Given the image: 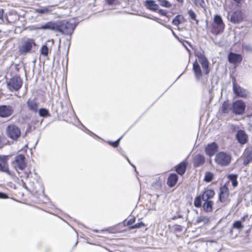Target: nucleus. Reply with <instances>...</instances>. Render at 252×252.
I'll return each mask as SVG.
<instances>
[{"label":"nucleus","instance_id":"nucleus-53","mask_svg":"<svg viewBox=\"0 0 252 252\" xmlns=\"http://www.w3.org/2000/svg\"><path fill=\"white\" fill-rule=\"evenodd\" d=\"M176 230L179 231H181L182 229L180 228V226H179L178 227L176 228Z\"/></svg>","mask_w":252,"mask_h":252},{"label":"nucleus","instance_id":"nucleus-39","mask_svg":"<svg viewBox=\"0 0 252 252\" xmlns=\"http://www.w3.org/2000/svg\"><path fill=\"white\" fill-rule=\"evenodd\" d=\"M49 49L46 45H44L41 47L40 53L42 55L47 57L48 55Z\"/></svg>","mask_w":252,"mask_h":252},{"label":"nucleus","instance_id":"nucleus-9","mask_svg":"<svg viewBox=\"0 0 252 252\" xmlns=\"http://www.w3.org/2000/svg\"><path fill=\"white\" fill-rule=\"evenodd\" d=\"M12 165L17 171L19 170H23L26 166L25 156L22 154L16 156L12 162Z\"/></svg>","mask_w":252,"mask_h":252},{"label":"nucleus","instance_id":"nucleus-26","mask_svg":"<svg viewBox=\"0 0 252 252\" xmlns=\"http://www.w3.org/2000/svg\"><path fill=\"white\" fill-rule=\"evenodd\" d=\"M178 180V176L176 173H171L169 175L167 181V184L169 187H173Z\"/></svg>","mask_w":252,"mask_h":252},{"label":"nucleus","instance_id":"nucleus-36","mask_svg":"<svg viewBox=\"0 0 252 252\" xmlns=\"http://www.w3.org/2000/svg\"><path fill=\"white\" fill-rule=\"evenodd\" d=\"M243 50L247 52L252 53V45L250 44L244 43L242 45Z\"/></svg>","mask_w":252,"mask_h":252},{"label":"nucleus","instance_id":"nucleus-42","mask_svg":"<svg viewBox=\"0 0 252 252\" xmlns=\"http://www.w3.org/2000/svg\"><path fill=\"white\" fill-rule=\"evenodd\" d=\"M192 1L194 5L196 6H200L202 8L204 7V5L205 3L204 0H192Z\"/></svg>","mask_w":252,"mask_h":252},{"label":"nucleus","instance_id":"nucleus-1","mask_svg":"<svg viewBox=\"0 0 252 252\" xmlns=\"http://www.w3.org/2000/svg\"><path fill=\"white\" fill-rule=\"evenodd\" d=\"M195 56L198 58L199 62L196 59L195 60L193 63L192 70L194 72L195 79L197 80H199L202 76V72L199 63L201 64L203 71L205 75H208L210 72L209 63L207 58L205 56L204 51L202 50L195 51Z\"/></svg>","mask_w":252,"mask_h":252},{"label":"nucleus","instance_id":"nucleus-35","mask_svg":"<svg viewBox=\"0 0 252 252\" xmlns=\"http://www.w3.org/2000/svg\"><path fill=\"white\" fill-rule=\"evenodd\" d=\"M188 13L189 16V18L192 20L195 21L196 22V24H198L199 21L197 19H196V15L195 13V12L192 9H189L188 10Z\"/></svg>","mask_w":252,"mask_h":252},{"label":"nucleus","instance_id":"nucleus-10","mask_svg":"<svg viewBox=\"0 0 252 252\" xmlns=\"http://www.w3.org/2000/svg\"><path fill=\"white\" fill-rule=\"evenodd\" d=\"M6 130L7 136L12 139L16 140L21 135L20 129L15 125L8 126Z\"/></svg>","mask_w":252,"mask_h":252},{"label":"nucleus","instance_id":"nucleus-52","mask_svg":"<svg viewBox=\"0 0 252 252\" xmlns=\"http://www.w3.org/2000/svg\"><path fill=\"white\" fill-rule=\"evenodd\" d=\"M178 2L182 4L184 2V0H176Z\"/></svg>","mask_w":252,"mask_h":252},{"label":"nucleus","instance_id":"nucleus-30","mask_svg":"<svg viewBox=\"0 0 252 252\" xmlns=\"http://www.w3.org/2000/svg\"><path fill=\"white\" fill-rule=\"evenodd\" d=\"M184 20L183 16L180 15H176L172 21V24L176 26H178L182 23V20Z\"/></svg>","mask_w":252,"mask_h":252},{"label":"nucleus","instance_id":"nucleus-16","mask_svg":"<svg viewBox=\"0 0 252 252\" xmlns=\"http://www.w3.org/2000/svg\"><path fill=\"white\" fill-rule=\"evenodd\" d=\"M37 30H49L57 32V21H49L46 22L39 27L35 28Z\"/></svg>","mask_w":252,"mask_h":252},{"label":"nucleus","instance_id":"nucleus-43","mask_svg":"<svg viewBox=\"0 0 252 252\" xmlns=\"http://www.w3.org/2000/svg\"><path fill=\"white\" fill-rule=\"evenodd\" d=\"M31 174V171H26L24 173L23 175H20L21 177H23L26 179H28L30 177V175ZM20 176V175H19Z\"/></svg>","mask_w":252,"mask_h":252},{"label":"nucleus","instance_id":"nucleus-12","mask_svg":"<svg viewBox=\"0 0 252 252\" xmlns=\"http://www.w3.org/2000/svg\"><path fill=\"white\" fill-rule=\"evenodd\" d=\"M229 197V189L226 185L221 186L220 189L219 199L222 203H227Z\"/></svg>","mask_w":252,"mask_h":252},{"label":"nucleus","instance_id":"nucleus-51","mask_svg":"<svg viewBox=\"0 0 252 252\" xmlns=\"http://www.w3.org/2000/svg\"><path fill=\"white\" fill-rule=\"evenodd\" d=\"M248 217V216H244L243 217L241 218V220L245 221V219Z\"/></svg>","mask_w":252,"mask_h":252},{"label":"nucleus","instance_id":"nucleus-24","mask_svg":"<svg viewBox=\"0 0 252 252\" xmlns=\"http://www.w3.org/2000/svg\"><path fill=\"white\" fill-rule=\"evenodd\" d=\"M26 104L30 111L34 113L37 112L38 103L34 99H29Z\"/></svg>","mask_w":252,"mask_h":252},{"label":"nucleus","instance_id":"nucleus-50","mask_svg":"<svg viewBox=\"0 0 252 252\" xmlns=\"http://www.w3.org/2000/svg\"><path fill=\"white\" fill-rule=\"evenodd\" d=\"M171 31L172 32V34L176 38H177V36L176 35V34H175V33L173 31L172 29H171Z\"/></svg>","mask_w":252,"mask_h":252},{"label":"nucleus","instance_id":"nucleus-13","mask_svg":"<svg viewBox=\"0 0 252 252\" xmlns=\"http://www.w3.org/2000/svg\"><path fill=\"white\" fill-rule=\"evenodd\" d=\"M14 112V108L10 105H0V117L7 118L11 116Z\"/></svg>","mask_w":252,"mask_h":252},{"label":"nucleus","instance_id":"nucleus-11","mask_svg":"<svg viewBox=\"0 0 252 252\" xmlns=\"http://www.w3.org/2000/svg\"><path fill=\"white\" fill-rule=\"evenodd\" d=\"M235 139L241 145H244L248 143L249 140L248 135L246 132L243 129L237 130L235 135Z\"/></svg>","mask_w":252,"mask_h":252},{"label":"nucleus","instance_id":"nucleus-21","mask_svg":"<svg viewBox=\"0 0 252 252\" xmlns=\"http://www.w3.org/2000/svg\"><path fill=\"white\" fill-rule=\"evenodd\" d=\"M53 6H40L34 9V12L41 15H48L53 11Z\"/></svg>","mask_w":252,"mask_h":252},{"label":"nucleus","instance_id":"nucleus-29","mask_svg":"<svg viewBox=\"0 0 252 252\" xmlns=\"http://www.w3.org/2000/svg\"><path fill=\"white\" fill-rule=\"evenodd\" d=\"M244 228V225L242 224L241 220L235 221L232 224V229L230 230V233L232 234V229H237L241 230Z\"/></svg>","mask_w":252,"mask_h":252},{"label":"nucleus","instance_id":"nucleus-23","mask_svg":"<svg viewBox=\"0 0 252 252\" xmlns=\"http://www.w3.org/2000/svg\"><path fill=\"white\" fill-rule=\"evenodd\" d=\"M188 164V163L187 161H182L176 166V171L180 175H184L186 172Z\"/></svg>","mask_w":252,"mask_h":252},{"label":"nucleus","instance_id":"nucleus-47","mask_svg":"<svg viewBox=\"0 0 252 252\" xmlns=\"http://www.w3.org/2000/svg\"><path fill=\"white\" fill-rule=\"evenodd\" d=\"M158 12L159 13H160L161 15H163V16H166V15H167V11L166 10H164V9H159L158 10Z\"/></svg>","mask_w":252,"mask_h":252},{"label":"nucleus","instance_id":"nucleus-15","mask_svg":"<svg viewBox=\"0 0 252 252\" xmlns=\"http://www.w3.org/2000/svg\"><path fill=\"white\" fill-rule=\"evenodd\" d=\"M242 60V56L240 54L231 52L228 55V60L229 62L235 65H238L240 63Z\"/></svg>","mask_w":252,"mask_h":252},{"label":"nucleus","instance_id":"nucleus-20","mask_svg":"<svg viewBox=\"0 0 252 252\" xmlns=\"http://www.w3.org/2000/svg\"><path fill=\"white\" fill-rule=\"evenodd\" d=\"M7 156H0V171L10 175L7 162Z\"/></svg>","mask_w":252,"mask_h":252},{"label":"nucleus","instance_id":"nucleus-5","mask_svg":"<svg viewBox=\"0 0 252 252\" xmlns=\"http://www.w3.org/2000/svg\"><path fill=\"white\" fill-rule=\"evenodd\" d=\"M246 105L241 99H238L232 102V113L236 116L242 115L245 112Z\"/></svg>","mask_w":252,"mask_h":252},{"label":"nucleus","instance_id":"nucleus-8","mask_svg":"<svg viewBox=\"0 0 252 252\" xmlns=\"http://www.w3.org/2000/svg\"><path fill=\"white\" fill-rule=\"evenodd\" d=\"M233 83V91L235 95L244 98H247L249 95V92L248 90L241 87L236 83L235 79L232 81Z\"/></svg>","mask_w":252,"mask_h":252},{"label":"nucleus","instance_id":"nucleus-49","mask_svg":"<svg viewBox=\"0 0 252 252\" xmlns=\"http://www.w3.org/2000/svg\"><path fill=\"white\" fill-rule=\"evenodd\" d=\"M182 217H183V216L181 215H176V216H174L172 218V219L173 220H176V219H178V218H182Z\"/></svg>","mask_w":252,"mask_h":252},{"label":"nucleus","instance_id":"nucleus-46","mask_svg":"<svg viewBox=\"0 0 252 252\" xmlns=\"http://www.w3.org/2000/svg\"><path fill=\"white\" fill-rule=\"evenodd\" d=\"M3 10L0 9V24L2 23L3 22Z\"/></svg>","mask_w":252,"mask_h":252},{"label":"nucleus","instance_id":"nucleus-48","mask_svg":"<svg viewBox=\"0 0 252 252\" xmlns=\"http://www.w3.org/2000/svg\"><path fill=\"white\" fill-rule=\"evenodd\" d=\"M8 198V195L3 192H0V198L1 199H5Z\"/></svg>","mask_w":252,"mask_h":252},{"label":"nucleus","instance_id":"nucleus-54","mask_svg":"<svg viewBox=\"0 0 252 252\" xmlns=\"http://www.w3.org/2000/svg\"><path fill=\"white\" fill-rule=\"evenodd\" d=\"M93 231L95 232H98V230H97V229H94Z\"/></svg>","mask_w":252,"mask_h":252},{"label":"nucleus","instance_id":"nucleus-17","mask_svg":"<svg viewBox=\"0 0 252 252\" xmlns=\"http://www.w3.org/2000/svg\"><path fill=\"white\" fill-rule=\"evenodd\" d=\"M230 21L232 23L237 24L243 20L242 13L240 10H237L229 15Z\"/></svg>","mask_w":252,"mask_h":252},{"label":"nucleus","instance_id":"nucleus-27","mask_svg":"<svg viewBox=\"0 0 252 252\" xmlns=\"http://www.w3.org/2000/svg\"><path fill=\"white\" fill-rule=\"evenodd\" d=\"M215 195V192L213 189H205L203 194H202V198L203 201L209 200L214 197Z\"/></svg>","mask_w":252,"mask_h":252},{"label":"nucleus","instance_id":"nucleus-56","mask_svg":"<svg viewBox=\"0 0 252 252\" xmlns=\"http://www.w3.org/2000/svg\"><path fill=\"white\" fill-rule=\"evenodd\" d=\"M106 250H107L110 252H112L111 251H110V250H108V249H106Z\"/></svg>","mask_w":252,"mask_h":252},{"label":"nucleus","instance_id":"nucleus-28","mask_svg":"<svg viewBox=\"0 0 252 252\" xmlns=\"http://www.w3.org/2000/svg\"><path fill=\"white\" fill-rule=\"evenodd\" d=\"M202 205L203 209L205 212H211L213 210V202L211 200L204 201Z\"/></svg>","mask_w":252,"mask_h":252},{"label":"nucleus","instance_id":"nucleus-37","mask_svg":"<svg viewBox=\"0 0 252 252\" xmlns=\"http://www.w3.org/2000/svg\"><path fill=\"white\" fill-rule=\"evenodd\" d=\"M159 4L163 7L170 8L172 6L171 3L167 0H158Z\"/></svg>","mask_w":252,"mask_h":252},{"label":"nucleus","instance_id":"nucleus-25","mask_svg":"<svg viewBox=\"0 0 252 252\" xmlns=\"http://www.w3.org/2000/svg\"><path fill=\"white\" fill-rule=\"evenodd\" d=\"M145 6L149 10L156 11L158 9V5L153 0H146L144 2Z\"/></svg>","mask_w":252,"mask_h":252},{"label":"nucleus","instance_id":"nucleus-57","mask_svg":"<svg viewBox=\"0 0 252 252\" xmlns=\"http://www.w3.org/2000/svg\"><path fill=\"white\" fill-rule=\"evenodd\" d=\"M131 165H132V166L134 168H135V166L134 165H133V164H131Z\"/></svg>","mask_w":252,"mask_h":252},{"label":"nucleus","instance_id":"nucleus-4","mask_svg":"<svg viewBox=\"0 0 252 252\" xmlns=\"http://www.w3.org/2000/svg\"><path fill=\"white\" fill-rule=\"evenodd\" d=\"M214 160L217 165L222 167L226 166L231 161V156L226 152H220L216 155Z\"/></svg>","mask_w":252,"mask_h":252},{"label":"nucleus","instance_id":"nucleus-32","mask_svg":"<svg viewBox=\"0 0 252 252\" xmlns=\"http://www.w3.org/2000/svg\"><path fill=\"white\" fill-rule=\"evenodd\" d=\"M202 200V195H200L195 198L194 201V205L195 207L200 208L202 206L201 200Z\"/></svg>","mask_w":252,"mask_h":252},{"label":"nucleus","instance_id":"nucleus-59","mask_svg":"<svg viewBox=\"0 0 252 252\" xmlns=\"http://www.w3.org/2000/svg\"><path fill=\"white\" fill-rule=\"evenodd\" d=\"M1 32V31H0V32Z\"/></svg>","mask_w":252,"mask_h":252},{"label":"nucleus","instance_id":"nucleus-55","mask_svg":"<svg viewBox=\"0 0 252 252\" xmlns=\"http://www.w3.org/2000/svg\"><path fill=\"white\" fill-rule=\"evenodd\" d=\"M126 159H127V160L128 162L130 164H131V163H130V161H129V159H128L127 157H126Z\"/></svg>","mask_w":252,"mask_h":252},{"label":"nucleus","instance_id":"nucleus-31","mask_svg":"<svg viewBox=\"0 0 252 252\" xmlns=\"http://www.w3.org/2000/svg\"><path fill=\"white\" fill-rule=\"evenodd\" d=\"M228 179L231 181L232 185L233 187H236L238 185L237 180V176L235 174H229L227 176Z\"/></svg>","mask_w":252,"mask_h":252},{"label":"nucleus","instance_id":"nucleus-33","mask_svg":"<svg viewBox=\"0 0 252 252\" xmlns=\"http://www.w3.org/2000/svg\"><path fill=\"white\" fill-rule=\"evenodd\" d=\"M214 177V174L211 172H206L205 174L204 181L206 182L209 183L212 181Z\"/></svg>","mask_w":252,"mask_h":252},{"label":"nucleus","instance_id":"nucleus-18","mask_svg":"<svg viewBox=\"0 0 252 252\" xmlns=\"http://www.w3.org/2000/svg\"><path fill=\"white\" fill-rule=\"evenodd\" d=\"M243 164L248 165L252 161V147H247L244 150L243 157Z\"/></svg>","mask_w":252,"mask_h":252},{"label":"nucleus","instance_id":"nucleus-6","mask_svg":"<svg viewBox=\"0 0 252 252\" xmlns=\"http://www.w3.org/2000/svg\"><path fill=\"white\" fill-rule=\"evenodd\" d=\"M36 44L34 40L32 38H28L23 41L19 47V52L21 54H26L30 53L33 47L35 46Z\"/></svg>","mask_w":252,"mask_h":252},{"label":"nucleus","instance_id":"nucleus-34","mask_svg":"<svg viewBox=\"0 0 252 252\" xmlns=\"http://www.w3.org/2000/svg\"><path fill=\"white\" fill-rule=\"evenodd\" d=\"M209 221V218L205 217V216H201L198 217L197 218L196 222L197 223H199L200 222H203L204 224H206V223H208V222Z\"/></svg>","mask_w":252,"mask_h":252},{"label":"nucleus","instance_id":"nucleus-22","mask_svg":"<svg viewBox=\"0 0 252 252\" xmlns=\"http://www.w3.org/2000/svg\"><path fill=\"white\" fill-rule=\"evenodd\" d=\"M192 161L194 167H197L204 163L205 158L203 155L198 154L193 157Z\"/></svg>","mask_w":252,"mask_h":252},{"label":"nucleus","instance_id":"nucleus-58","mask_svg":"<svg viewBox=\"0 0 252 252\" xmlns=\"http://www.w3.org/2000/svg\"><path fill=\"white\" fill-rule=\"evenodd\" d=\"M92 134H94V133H92V132L90 131Z\"/></svg>","mask_w":252,"mask_h":252},{"label":"nucleus","instance_id":"nucleus-2","mask_svg":"<svg viewBox=\"0 0 252 252\" xmlns=\"http://www.w3.org/2000/svg\"><path fill=\"white\" fill-rule=\"evenodd\" d=\"M76 26L77 23L73 20L58 21H57V32L68 35L70 40Z\"/></svg>","mask_w":252,"mask_h":252},{"label":"nucleus","instance_id":"nucleus-40","mask_svg":"<svg viewBox=\"0 0 252 252\" xmlns=\"http://www.w3.org/2000/svg\"><path fill=\"white\" fill-rule=\"evenodd\" d=\"M145 226V224L143 222L141 221L140 222L136 223L133 225L130 226L128 228L129 230H131L135 228H139Z\"/></svg>","mask_w":252,"mask_h":252},{"label":"nucleus","instance_id":"nucleus-14","mask_svg":"<svg viewBox=\"0 0 252 252\" xmlns=\"http://www.w3.org/2000/svg\"><path fill=\"white\" fill-rule=\"evenodd\" d=\"M232 103L231 104L228 100L224 101L220 108V113L224 116L229 115L232 113Z\"/></svg>","mask_w":252,"mask_h":252},{"label":"nucleus","instance_id":"nucleus-19","mask_svg":"<svg viewBox=\"0 0 252 252\" xmlns=\"http://www.w3.org/2000/svg\"><path fill=\"white\" fill-rule=\"evenodd\" d=\"M218 148V145L215 142L208 144L205 148V153L208 156L211 157L217 152Z\"/></svg>","mask_w":252,"mask_h":252},{"label":"nucleus","instance_id":"nucleus-41","mask_svg":"<svg viewBox=\"0 0 252 252\" xmlns=\"http://www.w3.org/2000/svg\"><path fill=\"white\" fill-rule=\"evenodd\" d=\"M122 137L123 136L120 137L118 139L114 142L108 141L107 142L110 145L113 146L114 148L118 147L119 145L120 141L122 139Z\"/></svg>","mask_w":252,"mask_h":252},{"label":"nucleus","instance_id":"nucleus-3","mask_svg":"<svg viewBox=\"0 0 252 252\" xmlns=\"http://www.w3.org/2000/svg\"><path fill=\"white\" fill-rule=\"evenodd\" d=\"M224 27L225 25L222 17L219 15H215L213 22L212 23L211 33L214 35L220 34L223 32Z\"/></svg>","mask_w":252,"mask_h":252},{"label":"nucleus","instance_id":"nucleus-45","mask_svg":"<svg viewBox=\"0 0 252 252\" xmlns=\"http://www.w3.org/2000/svg\"><path fill=\"white\" fill-rule=\"evenodd\" d=\"M135 218H131L127 221V223H126L127 225H130L132 224V223H133L135 222Z\"/></svg>","mask_w":252,"mask_h":252},{"label":"nucleus","instance_id":"nucleus-44","mask_svg":"<svg viewBox=\"0 0 252 252\" xmlns=\"http://www.w3.org/2000/svg\"><path fill=\"white\" fill-rule=\"evenodd\" d=\"M152 19H153L154 20H155L156 21H157L158 23H159L160 24L162 25V26H163L164 27L170 29L171 30V27L169 25H167L166 24H164L163 23H162L161 22H159L158 21V20H159L158 18H156V17H154V18H153Z\"/></svg>","mask_w":252,"mask_h":252},{"label":"nucleus","instance_id":"nucleus-7","mask_svg":"<svg viewBox=\"0 0 252 252\" xmlns=\"http://www.w3.org/2000/svg\"><path fill=\"white\" fill-rule=\"evenodd\" d=\"M23 81L20 76H14L11 78L7 83L8 88L11 91H18L21 88Z\"/></svg>","mask_w":252,"mask_h":252},{"label":"nucleus","instance_id":"nucleus-38","mask_svg":"<svg viewBox=\"0 0 252 252\" xmlns=\"http://www.w3.org/2000/svg\"><path fill=\"white\" fill-rule=\"evenodd\" d=\"M39 115L41 117H46L50 116L48 110L45 108H40L39 111Z\"/></svg>","mask_w":252,"mask_h":252}]
</instances>
